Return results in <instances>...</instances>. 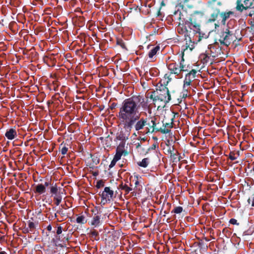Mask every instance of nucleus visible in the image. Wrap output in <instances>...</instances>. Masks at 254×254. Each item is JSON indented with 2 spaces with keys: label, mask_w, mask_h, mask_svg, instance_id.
Here are the masks:
<instances>
[{
  "label": "nucleus",
  "mask_w": 254,
  "mask_h": 254,
  "mask_svg": "<svg viewBox=\"0 0 254 254\" xmlns=\"http://www.w3.org/2000/svg\"><path fill=\"white\" fill-rule=\"evenodd\" d=\"M140 107L144 111L150 110L148 99L143 96H133L123 101L117 117L125 129L130 131L134 124L139 119V110Z\"/></svg>",
  "instance_id": "1"
},
{
  "label": "nucleus",
  "mask_w": 254,
  "mask_h": 254,
  "mask_svg": "<svg viewBox=\"0 0 254 254\" xmlns=\"http://www.w3.org/2000/svg\"><path fill=\"white\" fill-rule=\"evenodd\" d=\"M140 107L144 111L150 110L148 99L143 96H133L123 101L117 117L125 129L130 131L134 124L139 119V110Z\"/></svg>",
  "instance_id": "2"
},
{
  "label": "nucleus",
  "mask_w": 254,
  "mask_h": 254,
  "mask_svg": "<svg viewBox=\"0 0 254 254\" xmlns=\"http://www.w3.org/2000/svg\"><path fill=\"white\" fill-rule=\"evenodd\" d=\"M175 14L179 15L178 19L180 21L177 28V31L180 34L186 35L190 30H193L197 32L200 30L199 24L192 21L190 17L185 19L182 17L181 11H179L175 12Z\"/></svg>",
  "instance_id": "3"
},
{
  "label": "nucleus",
  "mask_w": 254,
  "mask_h": 254,
  "mask_svg": "<svg viewBox=\"0 0 254 254\" xmlns=\"http://www.w3.org/2000/svg\"><path fill=\"white\" fill-rule=\"evenodd\" d=\"M150 98L152 100L154 104L162 102V105H165L171 100V95L168 89L165 88L158 91L152 92Z\"/></svg>",
  "instance_id": "4"
},
{
  "label": "nucleus",
  "mask_w": 254,
  "mask_h": 254,
  "mask_svg": "<svg viewBox=\"0 0 254 254\" xmlns=\"http://www.w3.org/2000/svg\"><path fill=\"white\" fill-rule=\"evenodd\" d=\"M184 60L182 58L179 64L176 63H171L168 64V68L172 74L179 75L181 71H187L188 70L186 65L184 64Z\"/></svg>",
  "instance_id": "5"
},
{
  "label": "nucleus",
  "mask_w": 254,
  "mask_h": 254,
  "mask_svg": "<svg viewBox=\"0 0 254 254\" xmlns=\"http://www.w3.org/2000/svg\"><path fill=\"white\" fill-rule=\"evenodd\" d=\"M232 37V32L229 29H226L224 32L221 34L219 41L221 44L228 46L231 43Z\"/></svg>",
  "instance_id": "6"
},
{
  "label": "nucleus",
  "mask_w": 254,
  "mask_h": 254,
  "mask_svg": "<svg viewBox=\"0 0 254 254\" xmlns=\"http://www.w3.org/2000/svg\"><path fill=\"white\" fill-rule=\"evenodd\" d=\"M114 195V191L110 187H105L101 194V203L104 205L111 202Z\"/></svg>",
  "instance_id": "7"
},
{
  "label": "nucleus",
  "mask_w": 254,
  "mask_h": 254,
  "mask_svg": "<svg viewBox=\"0 0 254 254\" xmlns=\"http://www.w3.org/2000/svg\"><path fill=\"white\" fill-rule=\"evenodd\" d=\"M147 125V119L144 118H139L136 122L134 124L133 127L137 133L139 134L141 132V130L143 129L144 127Z\"/></svg>",
  "instance_id": "8"
},
{
  "label": "nucleus",
  "mask_w": 254,
  "mask_h": 254,
  "mask_svg": "<svg viewBox=\"0 0 254 254\" xmlns=\"http://www.w3.org/2000/svg\"><path fill=\"white\" fill-rule=\"evenodd\" d=\"M17 132L14 128H10L6 130L5 136L9 140H13L17 136Z\"/></svg>",
  "instance_id": "9"
},
{
  "label": "nucleus",
  "mask_w": 254,
  "mask_h": 254,
  "mask_svg": "<svg viewBox=\"0 0 254 254\" xmlns=\"http://www.w3.org/2000/svg\"><path fill=\"white\" fill-rule=\"evenodd\" d=\"M62 190V189L58 188L56 185L52 186L50 188L51 193L54 195V198H56L57 196H62L61 194L63 193Z\"/></svg>",
  "instance_id": "10"
},
{
  "label": "nucleus",
  "mask_w": 254,
  "mask_h": 254,
  "mask_svg": "<svg viewBox=\"0 0 254 254\" xmlns=\"http://www.w3.org/2000/svg\"><path fill=\"white\" fill-rule=\"evenodd\" d=\"M101 216L95 214L90 221V225L94 227H98L101 223Z\"/></svg>",
  "instance_id": "11"
},
{
  "label": "nucleus",
  "mask_w": 254,
  "mask_h": 254,
  "mask_svg": "<svg viewBox=\"0 0 254 254\" xmlns=\"http://www.w3.org/2000/svg\"><path fill=\"white\" fill-rule=\"evenodd\" d=\"M190 0H178L177 5L182 8L185 7L191 8L192 6L189 4Z\"/></svg>",
  "instance_id": "12"
},
{
  "label": "nucleus",
  "mask_w": 254,
  "mask_h": 254,
  "mask_svg": "<svg viewBox=\"0 0 254 254\" xmlns=\"http://www.w3.org/2000/svg\"><path fill=\"white\" fill-rule=\"evenodd\" d=\"M194 79L193 77L190 76V75L186 74L184 81V88H190V86L191 84V82Z\"/></svg>",
  "instance_id": "13"
},
{
  "label": "nucleus",
  "mask_w": 254,
  "mask_h": 254,
  "mask_svg": "<svg viewBox=\"0 0 254 254\" xmlns=\"http://www.w3.org/2000/svg\"><path fill=\"white\" fill-rule=\"evenodd\" d=\"M116 152L122 154L123 155H126L127 152L125 150V144L123 142H121L116 149Z\"/></svg>",
  "instance_id": "14"
},
{
  "label": "nucleus",
  "mask_w": 254,
  "mask_h": 254,
  "mask_svg": "<svg viewBox=\"0 0 254 254\" xmlns=\"http://www.w3.org/2000/svg\"><path fill=\"white\" fill-rule=\"evenodd\" d=\"M233 12L229 11L228 12H222L220 14L221 17L222 18L221 23L225 25L226 23V20L229 18L231 14H232Z\"/></svg>",
  "instance_id": "15"
},
{
  "label": "nucleus",
  "mask_w": 254,
  "mask_h": 254,
  "mask_svg": "<svg viewBox=\"0 0 254 254\" xmlns=\"http://www.w3.org/2000/svg\"><path fill=\"white\" fill-rule=\"evenodd\" d=\"M46 191L45 186L42 184H38L36 187L35 192L39 194L44 193Z\"/></svg>",
  "instance_id": "16"
},
{
  "label": "nucleus",
  "mask_w": 254,
  "mask_h": 254,
  "mask_svg": "<svg viewBox=\"0 0 254 254\" xmlns=\"http://www.w3.org/2000/svg\"><path fill=\"white\" fill-rule=\"evenodd\" d=\"M160 47L158 46L154 47L148 53V56L150 58H152L154 56H155L157 53L159 51Z\"/></svg>",
  "instance_id": "17"
},
{
  "label": "nucleus",
  "mask_w": 254,
  "mask_h": 254,
  "mask_svg": "<svg viewBox=\"0 0 254 254\" xmlns=\"http://www.w3.org/2000/svg\"><path fill=\"white\" fill-rule=\"evenodd\" d=\"M149 163V159L147 158H144L141 161L138 163V165L142 167L146 168Z\"/></svg>",
  "instance_id": "18"
},
{
  "label": "nucleus",
  "mask_w": 254,
  "mask_h": 254,
  "mask_svg": "<svg viewBox=\"0 0 254 254\" xmlns=\"http://www.w3.org/2000/svg\"><path fill=\"white\" fill-rule=\"evenodd\" d=\"M253 1L254 0H244V3L245 4V9L252 7Z\"/></svg>",
  "instance_id": "19"
},
{
  "label": "nucleus",
  "mask_w": 254,
  "mask_h": 254,
  "mask_svg": "<svg viewBox=\"0 0 254 254\" xmlns=\"http://www.w3.org/2000/svg\"><path fill=\"white\" fill-rule=\"evenodd\" d=\"M236 9L239 11H242L244 9H245V4H242L240 0H238L237 2Z\"/></svg>",
  "instance_id": "20"
},
{
  "label": "nucleus",
  "mask_w": 254,
  "mask_h": 254,
  "mask_svg": "<svg viewBox=\"0 0 254 254\" xmlns=\"http://www.w3.org/2000/svg\"><path fill=\"white\" fill-rule=\"evenodd\" d=\"M190 88H184V87H183V91L181 93V96L183 98H186L187 96H188V90Z\"/></svg>",
  "instance_id": "21"
},
{
  "label": "nucleus",
  "mask_w": 254,
  "mask_h": 254,
  "mask_svg": "<svg viewBox=\"0 0 254 254\" xmlns=\"http://www.w3.org/2000/svg\"><path fill=\"white\" fill-rule=\"evenodd\" d=\"M183 208L181 206H177L174 208L172 212L175 214H180L183 211Z\"/></svg>",
  "instance_id": "22"
},
{
  "label": "nucleus",
  "mask_w": 254,
  "mask_h": 254,
  "mask_svg": "<svg viewBox=\"0 0 254 254\" xmlns=\"http://www.w3.org/2000/svg\"><path fill=\"white\" fill-rule=\"evenodd\" d=\"M121 189L125 190V191L126 192V193H128L129 192H130L131 190H132V189L129 187H128L127 185H123L122 186Z\"/></svg>",
  "instance_id": "23"
},
{
  "label": "nucleus",
  "mask_w": 254,
  "mask_h": 254,
  "mask_svg": "<svg viewBox=\"0 0 254 254\" xmlns=\"http://www.w3.org/2000/svg\"><path fill=\"white\" fill-rule=\"evenodd\" d=\"M76 222L78 223L84 224L85 223V218L83 216H79L76 218Z\"/></svg>",
  "instance_id": "24"
},
{
  "label": "nucleus",
  "mask_w": 254,
  "mask_h": 254,
  "mask_svg": "<svg viewBox=\"0 0 254 254\" xmlns=\"http://www.w3.org/2000/svg\"><path fill=\"white\" fill-rule=\"evenodd\" d=\"M172 76V74L171 73L169 74H166L165 75L164 78L166 80H167V81H166L167 84H168L171 81V80L172 79V77H171Z\"/></svg>",
  "instance_id": "25"
},
{
  "label": "nucleus",
  "mask_w": 254,
  "mask_h": 254,
  "mask_svg": "<svg viewBox=\"0 0 254 254\" xmlns=\"http://www.w3.org/2000/svg\"><path fill=\"white\" fill-rule=\"evenodd\" d=\"M62 199V196H57L56 198H54V200H55V204L57 205H59L61 203Z\"/></svg>",
  "instance_id": "26"
},
{
  "label": "nucleus",
  "mask_w": 254,
  "mask_h": 254,
  "mask_svg": "<svg viewBox=\"0 0 254 254\" xmlns=\"http://www.w3.org/2000/svg\"><path fill=\"white\" fill-rule=\"evenodd\" d=\"M196 71L194 69H192L189 73L187 74L190 75V76L193 77V78H195L196 76Z\"/></svg>",
  "instance_id": "27"
},
{
  "label": "nucleus",
  "mask_w": 254,
  "mask_h": 254,
  "mask_svg": "<svg viewBox=\"0 0 254 254\" xmlns=\"http://www.w3.org/2000/svg\"><path fill=\"white\" fill-rule=\"evenodd\" d=\"M28 226L31 231H32L35 228V224L33 222H29Z\"/></svg>",
  "instance_id": "28"
},
{
  "label": "nucleus",
  "mask_w": 254,
  "mask_h": 254,
  "mask_svg": "<svg viewBox=\"0 0 254 254\" xmlns=\"http://www.w3.org/2000/svg\"><path fill=\"white\" fill-rule=\"evenodd\" d=\"M229 158L231 160H235L237 159V157L235 156V154L233 152H231L229 155Z\"/></svg>",
  "instance_id": "29"
},
{
  "label": "nucleus",
  "mask_w": 254,
  "mask_h": 254,
  "mask_svg": "<svg viewBox=\"0 0 254 254\" xmlns=\"http://www.w3.org/2000/svg\"><path fill=\"white\" fill-rule=\"evenodd\" d=\"M58 239H60V236H57L56 239L53 240V241L55 243L56 246H59L61 247H64V246L62 244H60L58 243Z\"/></svg>",
  "instance_id": "30"
},
{
  "label": "nucleus",
  "mask_w": 254,
  "mask_h": 254,
  "mask_svg": "<svg viewBox=\"0 0 254 254\" xmlns=\"http://www.w3.org/2000/svg\"><path fill=\"white\" fill-rule=\"evenodd\" d=\"M67 150H68L67 147H66L65 146H63L62 149H61V153H62V154L63 155H64V154H66V153L67 152Z\"/></svg>",
  "instance_id": "31"
},
{
  "label": "nucleus",
  "mask_w": 254,
  "mask_h": 254,
  "mask_svg": "<svg viewBox=\"0 0 254 254\" xmlns=\"http://www.w3.org/2000/svg\"><path fill=\"white\" fill-rule=\"evenodd\" d=\"M122 155V154L116 152L115 155L114 156V159H115L117 161H119V160L121 159Z\"/></svg>",
  "instance_id": "32"
},
{
  "label": "nucleus",
  "mask_w": 254,
  "mask_h": 254,
  "mask_svg": "<svg viewBox=\"0 0 254 254\" xmlns=\"http://www.w3.org/2000/svg\"><path fill=\"white\" fill-rule=\"evenodd\" d=\"M117 161H117L116 160H115V159L113 158V160L111 161V164L109 165V167L110 168L113 167L115 165V164H116Z\"/></svg>",
  "instance_id": "33"
},
{
  "label": "nucleus",
  "mask_w": 254,
  "mask_h": 254,
  "mask_svg": "<svg viewBox=\"0 0 254 254\" xmlns=\"http://www.w3.org/2000/svg\"><path fill=\"white\" fill-rule=\"evenodd\" d=\"M62 231H63L62 227L61 226L58 227L57 230V235H59L60 234H62Z\"/></svg>",
  "instance_id": "34"
},
{
  "label": "nucleus",
  "mask_w": 254,
  "mask_h": 254,
  "mask_svg": "<svg viewBox=\"0 0 254 254\" xmlns=\"http://www.w3.org/2000/svg\"><path fill=\"white\" fill-rule=\"evenodd\" d=\"M188 47H189V46H187V45H186L185 46L182 47V51L183 56H184V53L188 50Z\"/></svg>",
  "instance_id": "35"
},
{
  "label": "nucleus",
  "mask_w": 254,
  "mask_h": 254,
  "mask_svg": "<svg viewBox=\"0 0 254 254\" xmlns=\"http://www.w3.org/2000/svg\"><path fill=\"white\" fill-rule=\"evenodd\" d=\"M103 186H104V185H103V182L102 181H99L97 183L96 187L97 188H100V187H101Z\"/></svg>",
  "instance_id": "36"
},
{
  "label": "nucleus",
  "mask_w": 254,
  "mask_h": 254,
  "mask_svg": "<svg viewBox=\"0 0 254 254\" xmlns=\"http://www.w3.org/2000/svg\"><path fill=\"white\" fill-rule=\"evenodd\" d=\"M133 181H134L135 187H137V185L139 184V181L138 180V177L136 176L135 178H134V180H133Z\"/></svg>",
  "instance_id": "37"
},
{
  "label": "nucleus",
  "mask_w": 254,
  "mask_h": 254,
  "mask_svg": "<svg viewBox=\"0 0 254 254\" xmlns=\"http://www.w3.org/2000/svg\"><path fill=\"white\" fill-rule=\"evenodd\" d=\"M237 221L235 219H231L230 220V223L232 224H237Z\"/></svg>",
  "instance_id": "38"
},
{
  "label": "nucleus",
  "mask_w": 254,
  "mask_h": 254,
  "mask_svg": "<svg viewBox=\"0 0 254 254\" xmlns=\"http://www.w3.org/2000/svg\"><path fill=\"white\" fill-rule=\"evenodd\" d=\"M217 17V14H213L211 15L212 20H215V18Z\"/></svg>",
  "instance_id": "39"
},
{
  "label": "nucleus",
  "mask_w": 254,
  "mask_h": 254,
  "mask_svg": "<svg viewBox=\"0 0 254 254\" xmlns=\"http://www.w3.org/2000/svg\"><path fill=\"white\" fill-rule=\"evenodd\" d=\"M151 123L152 124V127L153 128V130H154V128L156 126V123H155V122L154 120H151Z\"/></svg>",
  "instance_id": "40"
},
{
  "label": "nucleus",
  "mask_w": 254,
  "mask_h": 254,
  "mask_svg": "<svg viewBox=\"0 0 254 254\" xmlns=\"http://www.w3.org/2000/svg\"><path fill=\"white\" fill-rule=\"evenodd\" d=\"M170 130L168 129H164L163 130H162L161 132L163 133H169Z\"/></svg>",
  "instance_id": "41"
},
{
  "label": "nucleus",
  "mask_w": 254,
  "mask_h": 254,
  "mask_svg": "<svg viewBox=\"0 0 254 254\" xmlns=\"http://www.w3.org/2000/svg\"><path fill=\"white\" fill-rule=\"evenodd\" d=\"M47 230L48 231H51L52 230V227L50 225L47 227Z\"/></svg>",
  "instance_id": "42"
},
{
  "label": "nucleus",
  "mask_w": 254,
  "mask_h": 254,
  "mask_svg": "<svg viewBox=\"0 0 254 254\" xmlns=\"http://www.w3.org/2000/svg\"><path fill=\"white\" fill-rule=\"evenodd\" d=\"M92 235L94 236H96L97 235V232H96V231H93L92 232Z\"/></svg>",
  "instance_id": "43"
},
{
  "label": "nucleus",
  "mask_w": 254,
  "mask_h": 254,
  "mask_svg": "<svg viewBox=\"0 0 254 254\" xmlns=\"http://www.w3.org/2000/svg\"><path fill=\"white\" fill-rule=\"evenodd\" d=\"M57 252V248L56 249V250H54L52 252L53 254H56V253Z\"/></svg>",
  "instance_id": "44"
},
{
  "label": "nucleus",
  "mask_w": 254,
  "mask_h": 254,
  "mask_svg": "<svg viewBox=\"0 0 254 254\" xmlns=\"http://www.w3.org/2000/svg\"><path fill=\"white\" fill-rule=\"evenodd\" d=\"M44 185L45 186V187H48L49 185V183L46 182L45 183V184Z\"/></svg>",
  "instance_id": "45"
},
{
  "label": "nucleus",
  "mask_w": 254,
  "mask_h": 254,
  "mask_svg": "<svg viewBox=\"0 0 254 254\" xmlns=\"http://www.w3.org/2000/svg\"><path fill=\"white\" fill-rule=\"evenodd\" d=\"M252 206L254 207V196L252 201Z\"/></svg>",
  "instance_id": "46"
},
{
  "label": "nucleus",
  "mask_w": 254,
  "mask_h": 254,
  "mask_svg": "<svg viewBox=\"0 0 254 254\" xmlns=\"http://www.w3.org/2000/svg\"><path fill=\"white\" fill-rule=\"evenodd\" d=\"M201 56H205V58H208V56L206 54L202 55Z\"/></svg>",
  "instance_id": "47"
},
{
  "label": "nucleus",
  "mask_w": 254,
  "mask_h": 254,
  "mask_svg": "<svg viewBox=\"0 0 254 254\" xmlns=\"http://www.w3.org/2000/svg\"><path fill=\"white\" fill-rule=\"evenodd\" d=\"M0 254H6V253L5 252H0Z\"/></svg>",
  "instance_id": "48"
},
{
  "label": "nucleus",
  "mask_w": 254,
  "mask_h": 254,
  "mask_svg": "<svg viewBox=\"0 0 254 254\" xmlns=\"http://www.w3.org/2000/svg\"><path fill=\"white\" fill-rule=\"evenodd\" d=\"M117 138L118 139H121V137L120 135H119V136H117Z\"/></svg>",
  "instance_id": "49"
},
{
  "label": "nucleus",
  "mask_w": 254,
  "mask_h": 254,
  "mask_svg": "<svg viewBox=\"0 0 254 254\" xmlns=\"http://www.w3.org/2000/svg\"><path fill=\"white\" fill-rule=\"evenodd\" d=\"M149 131V129L148 128H146V132L147 133Z\"/></svg>",
  "instance_id": "50"
},
{
  "label": "nucleus",
  "mask_w": 254,
  "mask_h": 254,
  "mask_svg": "<svg viewBox=\"0 0 254 254\" xmlns=\"http://www.w3.org/2000/svg\"><path fill=\"white\" fill-rule=\"evenodd\" d=\"M215 28H216L217 27H219V25L217 24H215Z\"/></svg>",
  "instance_id": "51"
},
{
  "label": "nucleus",
  "mask_w": 254,
  "mask_h": 254,
  "mask_svg": "<svg viewBox=\"0 0 254 254\" xmlns=\"http://www.w3.org/2000/svg\"><path fill=\"white\" fill-rule=\"evenodd\" d=\"M218 4L219 5H221V2H218Z\"/></svg>",
  "instance_id": "52"
},
{
  "label": "nucleus",
  "mask_w": 254,
  "mask_h": 254,
  "mask_svg": "<svg viewBox=\"0 0 254 254\" xmlns=\"http://www.w3.org/2000/svg\"><path fill=\"white\" fill-rule=\"evenodd\" d=\"M211 47H212L211 45H210L208 46V48L209 49H211Z\"/></svg>",
  "instance_id": "53"
},
{
  "label": "nucleus",
  "mask_w": 254,
  "mask_h": 254,
  "mask_svg": "<svg viewBox=\"0 0 254 254\" xmlns=\"http://www.w3.org/2000/svg\"><path fill=\"white\" fill-rule=\"evenodd\" d=\"M212 2H215L216 1V0H211Z\"/></svg>",
  "instance_id": "54"
},
{
  "label": "nucleus",
  "mask_w": 254,
  "mask_h": 254,
  "mask_svg": "<svg viewBox=\"0 0 254 254\" xmlns=\"http://www.w3.org/2000/svg\"><path fill=\"white\" fill-rule=\"evenodd\" d=\"M248 202L250 203V199L249 198L248 200Z\"/></svg>",
  "instance_id": "55"
},
{
  "label": "nucleus",
  "mask_w": 254,
  "mask_h": 254,
  "mask_svg": "<svg viewBox=\"0 0 254 254\" xmlns=\"http://www.w3.org/2000/svg\"><path fill=\"white\" fill-rule=\"evenodd\" d=\"M192 50L191 48H190V51H191Z\"/></svg>",
  "instance_id": "56"
}]
</instances>
